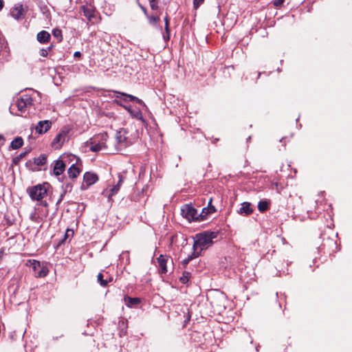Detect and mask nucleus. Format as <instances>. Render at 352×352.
I'll return each mask as SVG.
<instances>
[{
	"instance_id": "a18cd8bd",
	"label": "nucleus",
	"mask_w": 352,
	"mask_h": 352,
	"mask_svg": "<svg viewBox=\"0 0 352 352\" xmlns=\"http://www.w3.org/2000/svg\"><path fill=\"white\" fill-rule=\"evenodd\" d=\"M212 198H210V199H209L208 204V206H207V207H209V206H213L212 205Z\"/></svg>"
},
{
	"instance_id": "9d476101",
	"label": "nucleus",
	"mask_w": 352,
	"mask_h": 352,
	"mask_svg": "<svg viewBox=\"0 0 352 352\" xmlns=\"http://www.w3.org/2000/svg\"><path fill=\"white\" fill-rule=\"evenodd\" d=\"M65 170V164L60 159L54 161L52 174L56 177L62 175Z\"/></svg>"
},
{
	"instance_id": "b1692460",
	"label": "nucleus",
	"mask_w": 352,
	"mask_h": 352,
	"mask_svg": "<svg viewBox=\"0 0 352 352\" xmlns=\"http://www.w3.org/2000/svg\"><path fill=\"white\" fill-rule=\"evenodd\" d=\"M72 186H72V184L71 183L65 184V185L63 186V192L61 193L58 200L57 201V204H59L62 201L64 196L65 195V194L67 193V191H71L72 190Z\"/></svg>"
},
{
	"instance_id": "de8ad7c7",
	"label": "nucleus",
	"mask_w": 352,
	"mask_h": 352,
	"mask_svg": "<svg viewBox=\"0 0 352 352\" xmlns=\"http://www.w3.org/2000/svg\"><path fill=\"white\" fill-rule=\"evenodd\" d=\"M139 6L141 7V8L142 9V10H143V12H144V14H146V9H145L143 6H142L140 4H139Z\"/></svg>"
},
{
	"instance_id": "412c9836",
	"label": "nucleus",
	"mask_w": 352,
	"mask_h": 352,
	"mask_svg": "<svg viewBox=\"0 0 352 352\" xmlns=\"http://www.w3.org/2000/svg\"><path fill=\"white\" fill-rule=\"evenodd\" d=\"M23 144V140L21 137L15 138L11 142L10 146L12 149H18Z\"/></svg>"
},
{
	"instance_id": "f8f14e48",
	"label": "nucleus",
	"mask_w": 352,
	"mask_h": 352,
	"mask_svg": "<svg viewBox=\"0 0 352 352\" xmlns=\"http://www.w3.org/2000/svg\"><path fill=\"white\" fill-rule=\"evenodd\" d=\"M169 260V258L167 256H164L161 254L157 258V262L159 264V273L160 274H166L168 272L167 270V263Z\"/></svg>"
},
{
	"instance_id": "c9c22d12",
	"label": "nucleus",
	"mask_w": 352,
	"mask_h": 352,
	"mask_svg": "<svg viewBox=\"0 0 352 352\" xmlns=\"http://www.w3.org/2000/svg\"><path fill=\"white\" fill-rule=\"evenodd\" d=\"M115 102H116L118 104H120V106L123 107L126 110H127L129 112V113H131V111H132L133 110V109H132L131 106L123 105V104H122L121 102H120L118 100H115Z\"/></svg>"
},
{
	"instance_id": "7ed1b4c3",
	"label": "nucleus",
	"mask_w": 352,
	"mask_h": 352,
	"mask_svg": "<svg viewBox=\"0 0 352 352\" xmlns=\"http://www.w3.org/2000/svg\"><path fill=\"white\" fill-rule=\"evenodd\" d=\"M47 186V183L43 184H38L34 186L28 188L27 189V192L32 199L39 201L46 196Z\"/></svg>"
},
{
	"instance_id": "0eeeda50",
	"label": "nucleus",
	"mask_w": 352,
	"mask_h": 352,
	"mask_svg": "<svg viewBox=\"0 0 352 352\" xmlns=\"http://www.w3.org/2000/svg\"><path fill=\"white\" fill-rule=\"evenodd\" d=\"M98 180V177L97 174L90 172H87L84 174L83 181L86 184V186L84 184H82L80 188L81 190H86L90 186L94 184Z\"/></svg>"
},
{
	"instance_id": "7c9ffc66",
	"label": "nucleus",
	"mask_w": 352,
	"mask_h": 352,
	"mask_svg": "<svg viewBox=\"0 0 352 352\" xmlns=\"http://www.w3.org/2000/svg\"><path fill=\"white\" fill-rule=\"evenodd\" d=\"M165 21V31L166 33V36H164L165 40H169L170 38V29H169V23L168 17L166 16L164 19Z\"/></svg>"
},
{
	"instance_id": "aec40b11",
	"label": "nucleus",
	"mask_w": 352,
	"mask_h": 352,
	"mask_svg": "<svg viewBox=\"0 0 352 352\" xmlns=\"http://www.w3.org/2000/svg\"><path fill=\"white\" fill-rule=\"evenodd\" d=\"M124 302L127 307H132L135 305H138L140 302V300L138 298L125 297Z\"/></svg>"
},
{
	"instance_id": "4468645a",
	"label": "nucleus",
	"mask_w": 352,
	"mask_h": 352,
	"mask_svg": "<svg viewBox=\"0 0 352 352\" xmlns=\"http://www.w3.org/2000/svg\"><path fill=\"white\" fill-rule=\"evenodd\" d=\"M40 207H37L35 208L34 212L30 214V219L31 221L36 223H40L44 218L47 216L48 212L47 210L43 215H40L38 213Z\"/></svg>"
},
{
	"instance_id": "bb28decb",
	"label": "nucleus",
	"mask_w": 352,
	"mask_h": 352,
	"mask_svg": "<svg viewBox=\"0 0 352 352\" xmlns=\"http://www.w3.org/2000/svg\"><path fill=\"white\" fill-rule=\"evenodd\" d=\"M48 272L49 270L46 267L41 266V268L38 270V271L35 272V276L39 278L45 277L47 275Z\"/></svg>"
},
{
	"instance_id": "c85d7f7f",
	"label": "nucleus",
	"mask_w": 352,
	"mask_h": 352,
	"mask_svg": "<svg viewBox=\"0 0 352 352\" xmlns=\"http://www.w3.org/2000/svg\"><path fill=\"white\" fill-rule=\"evenodd\" d=\"M190 278V273L188 272H184L182 276L180 277V282L183 284H186Z\"/></svg>"
},
{
	"instance_id": "393cba45",
	"label": "nucleus",
	"mask_w": 352,
	"mask_h": 352,
	"mask_svg": "<svg viewBox=\"0 0 352 352\" xmlns=\"http://www.w3.org/2000/svg\"><path fill=\"white\" fill-rule=\"evenodd\" d=\"M34 164L37 166H43L47 162V155L45 154H41L38 157H35L34 160Z\"/></svg>"
},
{
	"instance_id": "9b49d317",
	"label": "nucleus",
	"mask_w": 352,
	"mask_h": 352,
	"mask_svg": "<svg viewBox=\"0 0 352 352\" xmlns=\"http://www.w3.org/2000/svg\"><path fill=\"white\" fill-rule=\"evenodd\" d=\"M52 126V122L50 120H42L39 121L35 126V130L38 134H43L46 133Z\"/></svg>"
},
{
	"instance_id": "6ab92c4d",
	"label": "nucleus",
	"mask_w": 352,
	"mask_h": 352,
	"mask_svg": "<svg viewBox=\"0 0 352 352\" xmlns=\"http://www.w3.org/2000/svg\"><path fill=\"white\" fill-rule=\"evenodd\" d=\"M80 169L76 164H72L67 170V174L69 178H76L80 173Z\"/></svg>"
},
{
	"instance_id": "4be33fe9",
	"label": "nucleus",
	"mask_w": 352,
	"mask_h": 352,
	"mask_svg": "<svg viewBox=\"0 0 352 352\" xmlns=\"http://www.w3.org/2000/svg\"><path fill=\"white\" fill-rule=\"evenodd\" d=\"M126 132L124 131H118L116 133V141L120 144H124L126 141Z\"/></svg>"
},
{
	"instance_id": "dca6fc26",
	"label": "nucleus",
	"mask_w": 352,
	"mask_h": 352,
	"mask_svg": "<svg viewBox=\"0 0 352 352\" xmlns=\"http://www.w3.org/2000/svg\"><path fill=\"white\" fill-rule=\"evenodd\" d=\"M118 178H119V180L117 183V184L116 186H114L111 189V192L110 194L109 195V199H111V197L113 195H115L120 190V186H122L124 180L125 179V176H124L122 174H120L118 175Z\"/></svg>"
},
{
	"instance_id": "a878e982",
	"label": "nucleus",
	"mask_w": 352,
	"mask_h": 352,
	"mask_svg": "<svg viewBox=\"0 0 352 352\" xmlns=\"http://www.w3.org/2000/svg\"><path fill=\"white\" fill-rule=\"evenodd\" d=\"M269 208V203L267 201H260L258 204V209L261 212H264Z\"/></svg>"
},
{
	"instance_id": "58836bf2",
	"label": "nucleus",
	"mask_w": 352,
	"mask_h": 352,
	"mask_svg": "<svg viewBox=\"0 0 352 352\" xmlns=\"http://www.w3.org/2000/svg\"><path fill=\"white\" fill-rule=\"evenodd\" d=\"M283 2L284 1H273L274 6L276 8H280L282 6Z\"/></svg>"
},
{
	"instance_id": "2eb2a0df",
	"label": "nucleus",
	"mask_w": 352,
	"mask_h": 352,
	"mask_svg": "<svg viewBox=\"0 0 352 352\" xmlns=\"http://www.w3.org/2000/svg\"><path fill=\"white\" fill-rule=\"evenodd\" d=\"M216 212L214 206H209L204 208L200 214H198V221H201L206 219L209 214Z\"/></svg>"
},
{
	"instance_id": "423d86ee",
	"label": "nucleus",
	"mask_w": 352,
	"mask_h": 352,
	"mask_svg": "<svg viewBox=\"0 0 352 352\" xmlns=\"http://www.w3.org/2000/svg\"><path fill=\"white\" fill-rule=\"evenodd\" d=\"M26 12L27 8L21 3H17L10 9V13L14 19L19 20L25 17Z\"/></svg>"
},
{
	"instance_id": "f704fd0d",
	"label": "nucleus",
	"mask_w": 352,
	"mask_h": 352,
	"mask_svg": "<svg viewBox=\"0 0 352 352\" xmlns=\"http://www.w3.org/2000/svg\"><path fill=\"white\" fill-rule=\"evenodd\" d=\"M148 18L150 23L154 24V25L156 24L160 20L159 16H155V15L148 16Z\"/></svg>"
},
{
	"instance_id": "ea45409f",
	"label": "nucleus",
	"mask_w": 352,
	"mask_h": 352,
	"mask_svg": "<svg viewBox=\"0 0 352 352\" xmlns=\"http://www.w3.org/2000/svg\"><path fill=\"white\" fill-rule=\"evenodd\" d=\"M74 232L72 230L67 229L65 235V238L69 236L70 235H73Z\"/></svg>"
},
{
	"instance_id": "6e6552de",
	"label": "nucleus",
	"mask_w": 352,
	"mask_h": 352,
	"mask_svg": "<svg viewBox=\"0 0 352 352\" xmlns=\"http://www.w3.org/2000/svg\"><path fill=\"white\" fill-rule=\"evenodd\" d=\"M81 10L83 12L84 16L87 18L89 21H91L92 19L95 17L96 11L91 3H87L85 5L82 6Z\"/></svg>"
},
{
	"instance_id": "4c0bfd02",
	"label": "nucleus",
	"mask_w": 352,
	"mask_h": 352,
	"mask_svg": "<svg viewBox=\"0 0 352 352\" xmlns=\"http://www.w3.org/2000/svg\"><path fill=\"white\" fill-rule=\"evenodd\" d=\"M40 55L43 57H47L48 55L47 50H45L44 48L41 49L39 52Z\"/></svg>"
},
{
	"instance_id": "37998d69",
	"label": "nucleus",
	"mask_w": 352,
	"mask_h": 352,
	"mask_svg": "<svg viewBox=\"0 0 352 352\" xmlns=\"http://www.w3.org/2000/svg\"><path fill=\"white\" fill-rule=\"evenodd\" d=\"M46 210L48 212V210L47 209L43 210V208H40L38 213L40 214V215H43L45 212Z\"/></svg>"
},
{
	"instance_id": "c03bdc74",
	"label": "nucleus",
	"mask_w": 352,
	"mask_h": 352,
	"mask_svg": "<svg viewBox=\"0 0 352 352\" xmlns=\"http://www.w3.org/2000/svg\"><path fill=\"white\" fill-rule=\"evenodd\" d=\"M74 56V57H80L81 56V53L80 52H76Z\"/></svg>"
},
{
	"instance_id": "1a4fd4ad",
	"label": "nucleus",
	"mask_w": 352,
	"mask_h": 352,
	"mask_svg": "<svg viewBox=\"0 0 352 352\" xmlns=\"http://www.w3.org/2000/svg\"><path fill=\"white\" fill-rule=\"evenodd\" d=\"M114 93L116 94V98L124 97L123 100H124V101H134L140 105H143L144 107L146 106L144 102L142 100L139 99L138 98H137L134 96H132V95L124 93V92L117 91H114Z\"/></svg>"
},
{
	"instance_id": "473e14b6",
	"label": "nucleus",
	"mask_w": 352,
	"mask_h": 352,
	"mask_svg": "<svg viewBox=\"0 0 352 352\" xmlns=\"http://www.w3.org/2000/svg\"><path fill=\"white\" fill-rule=\"evenodd\" d=\"M29 153V151H25V152H23L21 153H20L19 155H17L16 157H15L14 159H13V162L14 164H16L18 162H19L22 158H23L28 153Z\"/></svg>"
},
{
	"instance_id": "e433bc0d",
	"label": "nucleus",
	"mask_w": 352,
	"mask_h": 352,
	"mask_svg": "<svg viewBox=\"0 0 352 352\" xmlns=\"http://www.w3.org/2000/svg\"><path fill=\"white\" fill-rule=\"evenodd\" d=\"M150 2V6L152 10H157L158 8L157 1H149Z\"/></svg>"
},
{
	"instance_id": "ddd939ff",
	"label": "nucleus",
	"mask_w": 352,
	"mask_h": 352,
	"mask_svg": "<svg viewBox=\"0 0 352 352\" xmlns=\"http://www.w3.org/2000/svg\"><path fill=\"white\" fill-rule=\"evenodd\" d=\"M66 138V133L64 131H61L58 133L52 142V146L56 148H60L62 144L64 143Z\"/></svg>"
},
{
	"instance_id": "8fccbe9b",
	"label": "nucleus",
	"mask_w": 352,
	"mask_h": 352,
	"mask_svg": "<svg viewBox=\"0 0 352 352\" xmlns=\"http://www.w3.org/2000/svg\"><path fill=\"white\" fill-rule=\"evenodd\" d=\"M44 206H45V207H47V204L45 202V203L44 204Z\"/></svg>"
},
{
	"instance_id": "f257e3e1",
	"label": "nucleus",
	"mask_w": 352,
	"mask_h": 352,
	"mask_svg": "<svg viewBox=\"0 0 352 352\" xmlns=\"http://www.w3.org/2000/svg\"><path fill=\"white\" fill-rule=\"evenodd\" d=\"M218 232L205 231L197 234L194 239L193 250L201 252L203 250L208 249L213 243L212 240L217 238Z\"/></svg>"
},
{
	"instance_id": "cd10ccee",
	"label": "nucleus",
	"mask_w": 352,
	"mask_h": 352,
	"mask_svg": "<svg viewBox=\"0 0 352 352\" xmlns=\"http://www.w3.org/2000/svg\"><path fill=\"white\" fill-rule=\"evenodd\" d=\"M53 36L57 38L58 42H61L63 40L62 32L59 29H54L52 31Z\"/></svg>"
},
{
	"instance_id": "20e7f679",
	"label": "nucleus",
	"mask_w": 352,
	"mask_h": 352,
	"mask_svg": "<svg viewBox=\"0 0 352 352\" xmlns=\"http://www.w3.org/2000/svg\"><path fill=\"white\" fill-rule=\"evenodd\" d=\"M33 104V100L30 95L24 94L19 97L16 102L18 110L21 112H25L26 109Z\"/></svg>"
},
{
	"instance_id": "c756f323",
	"label": "nucleus",
	"mask_w": 352,
	"mask_h": 352,
	"mask_svg": "<svg viewBox=\"0 0 352 352\" xmlns=\"http://www.w3.org/2000/svg\"><path fill=\"white\" fill-rule=\"evenodd\" d=\"M98 282L102 287H106L108 285V281L107 280L103 279V274L102 273H99L97 276Z\"/></svg>"
},
{
	"instance_id": "72a5a7b5",
	"label": "nucleus",
	"mask_w": 352,
	"mask_h": 352,
	"mask_svg": "<svg viewBox=\"0 0 352 352\" xmlns=\"http://www.w3.org/2000/svg\"><path fill=\"white\" fill-rule=\"evenodd\" d=\"M32 265V268L34 270V272H37L38 271V270L41 268L40 262L35 261V260L33 261Z\"/></svg>"
},
{
	"instance_id": "f03ea898",
	"label": "nucleus",
	"mask_w": 352,
	"mask_h": 352,
	"mask_svg": "<svg viewBox=\"0 0 352 352\" xmlns=\"http://www.w3.org/2000/svg\"><path fill=\"white\" fill-rule=\"evenodd\" d=\"M107 133H102L94 135L87 144L89 145L90 151L92 152H99L108 148L107 144Z\"/></svg>"
},
{
	"instance_id": "a19ab883",
	"label": "nucleus",
	"mask_w": 352,
	"mask_h": 352,
	"mask_svg": "<svg viewBox=\"0 0 352 352\" xmlns=\"http://www.w3.org/2000/svg\"><path fill=\"white\" fill-rule=\"evenodd\" d=\"M203 1H193L194 3V8L195 9H197V8L200 6V4L202 3Z\"/></svg>"
},
{
	"instance_id": "2f4dec72",
	"label": "nucleus",
	"mask_w": 352,
	"mask_h": 352,
	"mask_svg": "<svg viewBox=\"0 0 352 352\" xmlns=\"http://www.w3.org/2000/svg\"><path fill=\"white\" fill-rule=\"evenodd\" d=\"M130 114L136 119L141 120L142 118V113L139 109H133Z\"/></svg>"
},
{
	"instance_id": "49530a36",
	"label": "nucleus",
	"mask_w": 352,
	"mask_h": 352,
	"mask_svg": "<svg viewBox=\"0 0 352 352\" xmlns=\"http://www.w3.org/2000/svg\"><path fill=\"white\" fill-rule=\"evenodd\" d=\"M3 1H0V10H1L3 8Z\"/></svg>"
},
{
	"instance_id": "a211bd4d",
	"label": "nucleus",
	"mask_w": 352,
	"mask_h": 352,
	"mask_svg": "<svg viewBox=\"0 0 352 352\" xmlns=\"http://www.w3.org/2000/svg\"><path fill=\"white\" fill-rule=\"evenodd\" d=\"M50 38V34L45 30L41 31L36 36L37 41L41 43H47Z\"/></svg>"
},
{
	"instance_id": "39448f33",
	"label": "nucleus",
	"mask_w": 352,
	"mask_h": 352,
	"mask_svg": "<svg viewBox=\"0 0 352 352\" xmlns=\"http://www.w3.org/2000/svg\"><path fill=\"white\" fill-rule=\"evenodd\" d=\"M182 214L189 221H198V212L197 209L189 205H185L182 207Z\"/></svg>"
},
{
	"instance_id": "f3484780",
	"label": "nucleus",
	"mask_w": 352,
	"mask_h": 352,
	"mask_svg": "<svg viewBox=\"0 0 352 352\" xmlns=\"http://www.w3.org/2000/svg\"><path fill=\"white\" fill-rule=\"evenodd\" d=\"M253 212V209L251 208V204L250 202H243L241 204V207L239 210L240 214L248 216Z\"/></svg>"
},
{
	"instance_id": "09e8293b",
	"label": "nucleus",
	"mask_w": 352,
	"mask_h": 352,
	"mask_svg": "<svg viewBox=\"0 0 352 352\" xmlns=\"http://www.w3.org/2000/svg\"><path fill=\"white\" fill-rule=\"evenodd\" d=\"M52 47H53V45H50V46H49L46 50H47V52H48V51H50V50L52 49Z\"/></svg>"
},
{
	"instance_id": "5701e85b",
	"label": "nucleus",
	"mask_w": 352,
	"mask_h": 352,
	"mask_svg": "<svg viewBox=\"0 0 352 352\" xmlns=\"http://www.w3.org/2000/svg\"><path fill=\"white\" fill-rule=\"evenodd\" d=\"M199 256V252L194 251L190 255H188L187 258L182 261V265L185 267L193 258H197Z\"/></svg>"
},
{
	"instance_id": "79ce46f5",
	"label": "nucleus",
	"mask_w": 352,
	"mask_h": 352,
	"mask_svg": "<svg viewBox=\"0 0 352 352\" xmlns=\"http://www.w3.org/2000/svg\"><path fill=\"white\" fill-rule=\"evenodd\" d=\"M5 142V138L3 135H0V146L3 145Z\"/></svg>"
}]
</instances>
